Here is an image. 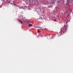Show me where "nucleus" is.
I'll list each match as a JSON object with an SVG mask.
<instances>
[{
    "mask_svg": "<svg viewBox=\"0 0 73 73\" xmlns=\"http://www.w3.org/2000/svg\"><path fill=\"white\" fill-rule=\"evenodd\" d=\"M68 22H69V21L67 20V21L66 22V24H67V23H68Z\"/></svg>",
    "mask_w": 73,
    "mask_h": 73,
    "instance_id": "423d86ee",
    "label": "nucleus"
},
{
    "mask_svg": "<svg viewBox=\"0 0 73 73\" xmlns=\"http://www.w3.org/2000/svg\"><path fill=\"white\" fill-rule=\"evenodd\" d=\"M70 11H71V12H72V11L71 10H70Z\"/></svg>",
    "mask_w": 73,
    "mask_h": 73,
    "instance_id": "6e6552de",
    "label": "nucleus"
},
{
    "mask_svg": "<svg viewBox=\"0 0 73 73\" xmlns=\"http://www.w3.org/2000/svg\"><path fill=\"white\" fill-rule=\"evenodd\" d=\"M68 27V26L67 25V26H65L63 28H62L61 30V31H62V32H63V33H65V32H66L67 30V28Z\"/></svg>",
    "mask_w": 73,
    "mask_h": 73,
    "instance_id": "f257e3e1",
    "label": "nucleus"
},
{
    "mask_svg": "<svg viewBox=\"0 0 73 73\" xmlns=\"http://www.w3.org/2000/svg\"><path fill=\"white\" fill-rule=\"evenodd\" d=\"M28 26H29V27H31V26H32V24H29L28 25Z\"/></svg>",
    "mask_w": 73,
    "mask_h": 73,
    "instance_id": "7ed1b4c3",
    "label": "nucleus"
},
{
    "mask_svg": "<svg viewBox=\"0 0 73 73\" xmlns=\"http://www.w3.org/2000/svg\"><path fill=\"white\" fill-rule=\"evenodd\" d=\"M56 20H57V19H55L54 20V21H56Z\"/></svg>",
    "mask_w": 73,
    "mask_h": 73,
    "instance_id": "20e7f679",
    "label": "nucleus"
},
{
    "mask_svg": "<svg viewBox=\"0 0 73 73\" xmlns=\"http://www.w3.org/2000/svg\"><path fill=\"white\" fill-rule=\"evenodd\" d=\"M18 20L19 23H21V24H23V22H22V21L20 20V19H18Z\"/></svg>",
    "mask_w": 73,
    "mask_h": 73,
    "instance_id": "f03ea898",
    "label": "nucleus"
},
{
    "mask_svg": "<svg viewBox=\"0 0 73 73\" xmlns=\"http://www.w3.org/2000/svg\"><path fill=\"white\" fill-rule=\"evenodd\" d=\"M14 5H15V4H14Z\"/></svg>",
    "mask_w": 73,
    "mask_h": 73,
    "instance_id": "1a4fd4ad",
    "label": "nucleus"
},
{
    "mask_svg": "<svg viewBox=\"0 0 73 73\" xmlns=\"http://www.w3.org/2000/svg\"><path fill=\"white\" fill-rule=\"evenodd\" d=\"M40 28H42V27H39Z\"/></svg>",
    "mask_w": 73,
    "mask_h": 73,
    "instance_id": "0eeeda50",
    "label": "nucleus"
},
{
    "mask_svg": "<svg viewBox=\"0 0 73 73\" xmlns=\"http://www.w3.org/2000/svg\"><path fill=\"white\" fill-rule=\"evenodd\" d=\"M37 31H38V33H40V32H39V29H38L37 30Z\"/></svg>",
    "mask_w": 73,
    "mask_h": 73,
    "instance_id": "39448f33",
    "label": "nucleus"
}]
</instances>
